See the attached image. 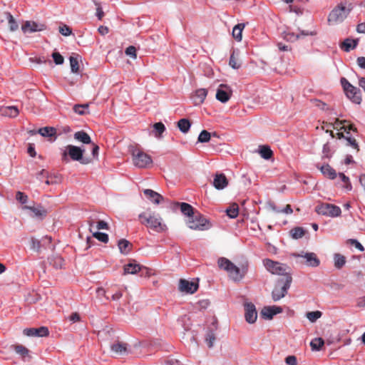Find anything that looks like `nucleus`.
<instances>
[{
	"label": "nucleus",
	"mask_w": 365,
	"mask_h": 365,
	"mask_svg": "<svg viewBox=\"0 0 365 365\" xmlns=\"http://www.w3.org/2000/svg\"><path fill=\"white\" fill-rule=\"evenodd\" d=\"M217 264L220 269L225 270L230 279L235 282H240L245 277L248 270L247 263L242 264L239 267L225 257H220L217 260Z\"/></svg>",
	"instance_id": "f257e3e1"
},
{
	"label": "nucleus",
	"mask_w": 365,
	"mask_h": 365,
	"mask_svg": "<svg viewBox=\"0 0 365 365\" xmlns=\"http://www.w3.org/2000/svg\"><path fill=\"white\" fill-rule=\"evenodd\" d=\"M353 7L351 4L346 1L341 2L334 8L329 14L328 21L330 24H339L344 21L348 16Z\"/></svg>",
	"instance_id": "f03ea898"
},
{
	"label": "nucleus",
	"mask_w": 365,
	"mask_h": 365,
	"mask_svg": "<svg viewBox=\"0 0 365 365\" xmlns=\"http://www.w3.org/2000/svg\"><path fill=\"white\" fill-rule=\"evenodd\" d=\"M83 153L84 150L80 147L68 145L65 147V149L62 153V160L68 162V157H70L71 160L79 161L81 164H88L90 161L88 159L83 158Z\"/></svg>",
	"instance_id": "7ed1b4c3"
},
{
	"label": "nucleus",
	"mask_w": 365,
	"mask_h": 365,
	"mask_svg": "<svg viewBox=\"0 0 365 365\" xmlns=\"http://www.w3.org/2000/svg\"><path fill=\"white\" fill-rule=\"evenodd\" d=\"M141 220V223L146 227L156 232H161L163 230L162 225V219L155 214L143 212L138 216Z\"/></svg>",
	"instance_id": "20e7f679"
},
{
	"label": "nucleus",
	"mask_w": 365,
	"mask_h": 365,
	"mask_svg": "<svg viewBox=\"0 0 365 365\" xmlns=\"http://www.w3.org/2000/svg\"><path fill=\"white\" fill-rule=\"evenodd\" d=\"M340 81L347 98L353 103L360 104L361 102L360 90L352 86L348 80L344 77L341 78Z\"/></svg>",
	"instance_id": "39448f33"
},
{
	"label": "nucleus",
	"mask_w": 365,
	"mask_h": 365,
	"mask_svg": "<svg viewBox=\"0 0 365 365\" xmlns=\"http://www.w3.org/2000/svg\"><path fill=\"white\" fill-rule=\"evenodd\" d=\"M292 278L290 275L286 274L285 281L279 280L277 285L274 288L272 292V297L274 302L280 300L287 293L291 286Z\"/></svg>",
	"instance_id": "423d86ee"
},
{
	"label": "nucleus",
	"mask_w": 365,
	"mask_h": 365,
	"mask_svg": "<svg viewBox=\"0 0 365 365\" xmlns=\"http://www.w3.org/2000/svg\"><path fill=\"white\" fill-rule=\"evenodd\" d=\"M132 155L133 164L138 168H145L153 163L151 157L140 150H134Z\"/></svg>",
	"instance_id": "0eeeda50"
},
{
	"label": "nucleus",
	"mask_w": 365,
	"mask_h": 365,
	"mask_svg": "<svg viewBox=\"0 0 365 365\" xmlns=\"http://www.w3.org/2000/svg\"><path fill=\"white\" fill-rule=\"evenodd\" d=\"M316 212L322 215L336 217L341 215V208L335 205L323 203L316 207Z\"/></svg>",
	"instance_id": "6e6552de"
},
{
	"label": "nucleus",
	"mask_w": 365,
	"mask_h": 365,
	"mask_svg": "<svg viewBox=\"0 0 365 365\" xmlns=\"http://www.w3.org/2000/svg\"><path fill=\"white\" fill-rule=\"evenodd\" d=\"M187 224L192 230H205L209 228V221L200 214H194L191 218H188Z\"/></svg>",
	"instance_id": "1a4fd4ad"
},
{
	"label": "nucleus",
	"mask_w": 365,
	"mask_h": 365,
	"mask_svg": "<svg viewBox=\"0 0 365 365\" xmlns=\"http://www.w3.org/2000/svg\"><path fill=\"white\" fill-rule=\"evenodd\" d=\"M266 269L273 274L282 275L286 272L287 265L269 259L263 260Z\"/></svg>",
	"instance_id": "9d476101"
},
{
	"label": "nucleus",
	"mask_w": 365,
	"mask_h": 365,
	"mask_svg": "<svg viewBox=\"0 0 365 365\" xmlns=\"http://www.w3.org/2000/svg\"><path fill=\"white\" fill-rule=\"evenodd\" d=\"M23 210H29L31 214L29 215L31 217L36 218L38 220H43L47 215V210L41 204L33 205H24L22 206Z\"/></svg>",
	"instance_id": "9b49d317"
},
{
	"label": "nucleus",
	"mask_w": 365,
	"mask_h": 365,
	"mask_svg": "<svg viewBox=\"0 0 365 365\" xmlns=\"http://www.w3.org/2000/svg\"><path fill=\"white\" fill-rule=\"evenodd\" d=\"M294 256L304 258L306 259L305 263L309 267H317L320 264V260L314 252H302L301 254H294Z\"/></svg>",
	"instance_id": "f8f14e48"
},
{
	"label": "nucleus",
	"mask_w": 365,
	"mask_h": 365,
	"mask_svg": "<svg viewBox=\"0 0 365 365\" xmlns=\"http://www.w3.org/2000/svg\"><path fill=\"white\" fill-rule=\"evenodd\" d=\"M245 318L247 323L254 324L257 318V312L252 303L245 304Z\"/></svg>",
	"instance_id": "ddd939ff"
},
{
	"label": "nucleus",
	"mask_w": 365,
	"mask_h": 365,
	"mask_svg": "<svg viewBox=\"0 0 365 365\" xmlns=\"http://www.w3.org/2000/svg\"><path fill=\"white\" fill-rule=\"evenodd\" d=\"M111 352L115 356H125L130 353L128 345L126 343L118 341L111 344Z\"/></svg>",
	"instance_id": "4468645a"
},
{
	"label": "nucleus",
	"mask_w": 365,
	"mask_h": 365,
	"mask_svg": "<svg viewBox=\"0 0 365 365\" xmlns=\"http://www.w3.org/2000/svg\"><path fill=\"white\" fill-rule=\"evenodd\" d=\"M45 28L44 24L32 21H26L21 26V29L24 34L41 31L44 30Z\"/></svg>",
	"instance_id": "2eb2a0df"
},
{
	"label": "nucleus",
	"mask_w": 365,
	"mask_h": 365,
	"mask_svg": "<svg viewBox=\"0 0 365 365\" xmlns=\"http://www.w3.org/2000/svg\"><path fill=\"white\" fill-rule=\"evenodd\" d=\"M216 98L221 103H227L231 96V90L224 84H220L216 92Z\"/></svg>",
	"instance_id": "dca6fc26"
},
{
	"label": "nucleus",
	"mask_w": 365,
	"mask_h": 365,
	"mask_svg": "<svg viewBox=\"0 0 365 365\" xmlns=\"http://www.w3.org/2000/svg\"><path fill=\"white\" fill-rule=\"evenodd\" d=\"M24 334L28 336L43 337L49 334V331L46 327L39 328H28L24 330Z\"/></svg>",
	"instance_id": "f3484780"
},
{
	"label": "nucleus",
	"mask_w": 365,
	"mask_h": 365,
	"mask_svg": "<svg viewBox=\"0 0 365 365\" xmlns=\"http://www.w3.org/2000/svg\"><path fill=\"white\" fill-rule=\"evenodd\" d=\"M282 312V308L278 306L264 307L261 311L262 317L265 319H272L277 314Z\"/></svg>",
	"instance_id": "a211bd4d"
},
{
	"label": "nucleus",
	"mask_w": 365,
	"mask_h": 365,
	"mask_svg": "<svg viewBox=\"0 0 365 365\" xmlns=\"http://www.w3.org/2000/svg\"><path fill=\"white\" fill-rule=\"evenodd\" d=\"M198 284L193 282L186 279H180L179 283V289L181 292L192 294L197 291Z\"/></svg>",
	"instance_id": "6ab92c4d"
},
{
	"label": "nucleus",
	"mask_w": 365,
	"mask_h": 365,
	"mask_svg": "<svg viewBox=\"0 0 365 365\" xmlns=\"http://www.w3.org/2000/svg\"><path fill=\"white\" fill-rule=\"evenodd\" d=\"M212 185L217 190H222L227 186L228 180L225 174L217 173L214 177Z\"/></svg>",
	"instance_id": "aec40b11"
},
{
	"label": "nucleus",
	"mask_w": 365,
	"mask_h": 365,
	"mask_svg": "<svg viewBox=\"0 0 365 365\" xmlns=\"http://www.w3.org/2000/svg\"><path fill=\"white\" fill-rule=\"evenodd\" d=\"M317 168L320 170L321 173L330 180H334L336 178L337 173L336 170L332 168L329 164L323 165H317Z\"/></svg>",
	"instance_id": "412c9836"
},
{
	"label": "nucleus",
	"mask_w": 365,
	"mask_h": 365,
	"mask_svg": "<svg viewBox=\"0 0 365 365\" xmlns=\"http://www.w3.org/2000/svg\"><path fill=\"white\" fill-rule=\"evenodd\" d=\"M207 95V91L205 88H199L195 91L192 96V99L195 106L202 104Z\"/></svg>",
	"instance_id": "4be33fe9"
},
{
	"label": "nucleus",
	"mask_w": 365,
	"mask_h": 365,
	"mask_svg": "<svg viewBox=\"0 0 365 365\" xmlns=\"http://www.w3.org/2000/svg\"><path fill=\"white\" fill-rule=\"evenodd\" d=\"M143 193L150 202L155 204H159L163 199L161 195L150 189L144 190Z\"/></svg>",
	"instance_id": "5701e85b"
},
{
	"label": "nucleus",
	"mask_w": 365,
	"mask_h": 365,
	"mask_svg": "<svg viewBox=\"0 0 365 365\" xmlns=\"http://www.w3.org/2000/svg\"><path fill=\"white\" fill-rule=\"evenodd\" d=\"M0 112L2 115L10 118L16 117L19 113L18 108L14 106L2 107L0 108Z\"/></svg>",
	"instance_id": "b1692460"
},
{
	"label": "nucleus",
	"mask_w": 365,
	"mask_h": 365,
	"mask_svg": "<svg viewBox=\"0 0 365 365\" xmlns=\"http://www.w3.org/2000/svg\"><path fill=\"white\" fill-rule=\"evenodd\" d=\"M74 138L84 144L91 143V137L88 134L83 130L76 132L74 133Z\"/></svg>",
	"instance_id": "393cba45"
},
{
	"label": "nucleus",
	"mask_w": 365,
	"mask_h": 365,
	"mask_svg": "<svg viewBox=\"0 0 365 365\" xmlns=\"http://www.w3.org/2000/svg\"><path fill=\"white\" fill-rule=\"evenodd\" d=\"M358 44V40H353L350 38H346L342 45L341 46V48L342 50H344L346 52L350 51L351 49H354L356 47Z\"/></svg>",
	"instance_id": "a878e982"
},
{
	"label": "nucleus",
	"mask_w": 365,
	"mask_h": 365,
	"mask_svg": "<svg viewBox=\"0 0 365 365\" xmlns=\"http://www.w3.org/2000/svg\"><path fill=\"white\" fill-rule=\"evenodd\" d=\"M216 339V335L215 330L209 329L206 331L205 341L209 348H212L214 346V343Z\"/></svg>",
	"instance_id": "bb28decb"
},
{
	"label": "nucleus",
	"mask_w": 365,
	"mask_h": 365,
	"mask_svg": "<svg viewBox=\"0 0 365 365\" xmlns=\"http://www.w3.org/2000/svg\"><path fill=\"white\" fill-rule=\"evenodd\" d=\"M178 205L180 207L182 213L187 216L188 218H191L194 215L193 207L190 204L186 202H178Z\"/></svg>",
	"instance_id": "cd10ccee"
},
{
	"label": "nucleus",
	"mask_w": 365,
	"mask_h": 365,
	"mask_svg": "<svg viewBox=\"0 0 365 365\" xmlns=\"http://www.w3.org/2000/svg\"><path fill=\"white\" fill-rule=\"evenodd\" d=\"M140 270V266L138 264L129 263L124 266V274H134Z\"/></svg>",
	"instance_id": "c85d7f7f"
},
{
	"label": "nucleus",
	"mask_w": 365,
	"mask_h": 365,
	"mask_svg": "<svg viewBox=\"0 0 365 365\" xmlns=\"http://www.w3.org/2000/svg\"><path fill=\"white\" fill-rule=\"evenodd\" d=\"M245 26V24H238L234 26L232 29V36L237 41H242V32Z\"/></svg>",
	"instance_id": "c756f323"
},
{
	"label": "nucleus",
	"mask_w": 365,
	"mask_h": 365,
	"mask_svg": "<svg viewBox=\"0 0 365 365\" xmlns=\"http://www.w3.org/2000/svg\"><path fill=\"white\" fill-rule=\"evenodd\" d=\"M191 127V123L187 118H182L178 122V128L182 133H187Z\"/></svg>",
	"instance_id": "7c9ffc66"
},
{
	"label": "nucleus",
	"mask_w": 365,
	"mask_h": 365,
	"mask_svg": "<svg viewBox=\"0 0 365 365\" xmlns=\"http://www.w3.org/2000/svg\"><path fill=\"white\" fill-rule=\"evenodd\" d=\"M259 154L265 160H269L272 158L273 155V152L271 150L270 147L268 145H261L259 148Z\"/></svg>",
	"instance_id": "2f4dec72"
},
{
	"label": "nucleus",
	"mask_w": 365,
	"mask_h": 365,
	"mask_svg": "<svg viewBox=\"0 0 365 365\" xmlns=\"http://www.w3.org/2000/svg\"><path fill=\"white\" fill-rule=\"evenodd\" d=\"M88 104H76L73 107V110L81 115H86L89 113L88 111Z\"/></svg>",
	"instance_id": "473e14b6"
},
{
	"label": "nucleus",
	"mask_w": 365,
	"mask_h": 365,
	"mask_svg": "<svg viewBox=\"0 0 365 365\" xmlns=\"http://www.w3.org/2000/svg\"><path fill=\"white\" fill-rule=\"evenodd\" d=\"M118 248L122 254L126 255L130 251V247L131 246V244L125 239H121L118 241Z\"/></svg>",
	"instance_id": "72a5a7b5"
},
{
	"label": "nucleus",
	"mask_w": 365,
	"mask_h": 365,
	"mask_svg": "<svg viewBox=\"0 0 365 365\" xmlns=\"http://www.w3.org/2000/svg\"><path fill=\"white\" fill-rule=\"evenodd\" d=\"M290 235L293 239L302 238L305 234V230L301 227H296L290 230Z\"/></svg>",
	"instance_id": "f704fd0d"
},
{
	"label": "nucleus",
	"mask_w": 365,
	"mask_h": 365,
	"mask_svg": "<svg viewBox=\"0 0 365 365\" xmlns=\"http://www.w3.org/2000/svg\"><path fill=\"white\" fill-rule=\"evenodd\" d=\"M334 267L336 269H341L346 263V258L341 254L336 253L334 255Z\"/></svg>",
	"instance_id": "c9c22d12"
},
{
	"label": "nucleus",
	"mask_w": 365,
	"mask_h": 365,
	"mask_svg": "<svg viewBox=\"0 0 365 365\" xmlns=\"http://www.w3.org/2000/svg\"><path fill=\"white\" fill-rule=\"evenodd\" d=\"M38 132L43 137H52L56 135V129L53 127H43L40 128Z\"/></svg>",
	"instance_id": "e433bc0d"
},
{
	"label": "nucleus",
	"mask_w": 365,
	"mask_h": 365,
	"mask_svg": "<svg viewBox=\"0 0 365 365\" xmlns=\"http://www.w3.org/2000/svg\"><path fill=\"white\" fill-rule=\"evenodd\" d=\"M324 344V341L320 337L314 338L310 342V346L313 351H319Z\"/></svg>",
	"instance_id": "4c0bfd02"
},
{
	"label": "nucleus",
	"mask_w": 365,
	"mask_h": 365,
	"mask_svg": "<svg viewBox=\"0 0 365 365\" xmlns=\"http://www.w3.org/2000/svg\"><path fill=\"white\" fill-rule=\"evenodd\" d=\"M226 212L227 216L231 219H235L238 216L239 214V207L238 205L235 203L229 207L226 210Z\"/></svg>",
	"instance_id": "58836bf2"
},
{
	"label": "nucleus",
	"mask_w": 365,
	"mask_h": 365,
	"mask_svg": "<svg viewBox=\"0 0 365 365\" xmlns=\"http://www.w3.org/2000/svg\"><path fill=\"white\" fill-rule=\"evenodd\" d=\"M153 132L156 138H160L162 136L163 133H164L165 130V126L161 122L155 123L153 125Z\"/></svg>",
	"instance_id": "ea45409f"
},
{
	"label": "nucleus",
	"mask_w": 365,
	"mask_h": 365,
	"mask_svg": "<svg viewBox=\"0 0 365 365\" xmlns=\"http://www.w3.org/2000/svg\"><path fill=\"white\" fill-rule=\"evenodd\" d=\"M339 178L344 182L343 187L347 190L351 191L352 190V185L350 182L349 177L346 176L343 173H339Z\"/></svg>",
	"instance_id": "a19ab883"
},
{
	"label": "nucleus",
	"mask_w": 365,
	"mask_h": 365,
	"mask_svg": "<svg viewBox=\"0 0 365 365\" xmlns=\"http://www.w3.org/2000/svg\"><path fill=\"white\" fill-rule=\"evenodd\" d=\"M6 19L11 31H15L19 28V24L10 13H6Z\"/></svg>",
	"instance_id": "79ce46f5"
},
{
	"label": "nucleus",
	"mask_w": 365,
	"mask_h": 365,
	"mask_svg": "<svg viewBox=\"0 0 365 365\" xmlns=\"http://www.w3.org/2000/svg\"><path fill=\"white\" fill-rule=\"evenodd\" d=\"M322 315V313L320 311L309 312L306 314L307 318L312 323L319 319Z\"/></svg>",
	"instance_id": "37998d69"
},
{
	"label": "nucleus",
	"mask_w": 365,
	"mask_h": 365,
	"mask_svg": "<svg viewBox=\"0 0 365 365\" xmlns=\"http://www.w3.org/2000/svg\"><path fill=\"white\" fill-rule=\"evenodd\" d=\"M70 66L72 73H78L79 71L78 60L77 57L70 56Z\"/></svg>",
	"instance_id": "c03bdc74"
},
{
	"label": "nucleus",
	"mask_w": 365,
	"mask_h": 365,
	"mask_svg": "<svg viewBox=\"0 0 365 365\" xmlns=\"http://www.w3.org/2000/svg\"><path fill=\"white\" fill-rule=\"evenodd\" d=\"M334 151L329 143L324 145L322 149V158H330L332 156Z\"/></svg>",
	"instance_id": "a18cd8bd"
},
{
	"label": "nucleus",
	"mask_w": 365,
	"mask_h": 365,
	"mask_svg": "<svg viewBox=\"0 0 365 365\" xmlns=\"http://www.w3.org/2000/svg\"><path fill=\"white\" fill-rule=\"evenodd\" d=\"M29 197L26 194L23 192L18 191L16 193V200L20 202L23 206L26 205Z\"/></svg>",
	"instance_id": "49530a36"
},
{
	"label": "nucleus",
	"mask_w": 365,
	"mask_h": 365,
	"mask_svg": "<svg viewBox=\"0 0 365 365\" xmlns=\"http://www.w3.org/2000/svg\"><path fill=\"white\" fill-rule=\"evenodd\" d=\"M210 133L208 131L203 130L199 134L197 141L200 143H207L210 141Z\"/></svg>",
	"instance_id": "de8ad7c7"
},
{
	"label": "nucleus",
	"mask_w": 365,
	"mask_h": 365,
	"mask_svg": "<svg viewBox=\"0 0 365 365\" xmlns=\"http://www.w3.org/2000/svg\"><path fill=\"white\" fill-rule=\"evenodd\" d=\"M235 55L236 51L233 50L230 57L229 65L234 69H238L241 65L237 63Z\"/></svg>",
	"instance_id": "09e8293b"
},
{
	"label": "nucleus",
	"mask_w": 365,
	"mask_h": 365,
	"mask_svg": "<svg viewBox=\"0 0 365 365\" xmlns=\"http://www.w3.org/2000/svg\"><path fill=\"white\" fill-rule=\"evenodd\" d=\"M93 236L100 242L107 243L108 242V235L106 233L101 232H94Z\"/></svg>",
	"instance_id": "8fccbe9b"
},
{
	"label": "nucleus",
	"mask_w": 365,
	"mask_h": 365,
	"mask_svg": "<svg viewBox=\"0 0 365 365\" xmlns=\"http://www.w3.org/2000/svg\"><path fill=\"white\" fill-rule=\"evenodd\" d=\"M283 38L288 41H294L299 38V35L290 31H284Z\"/></svg>",
	"instance_id": "3c124183"
},
{
	"label": "nucleus",
	"mask_w": 365,
	"mask_h": 365,
	"mask_svg": "<svg viewBox=\"0 0 365 365\" xmlns=\"http://www.w3.org/2000/svg\"><path fill=\"white\" fill-rule=\"evenodd\" d=\"M52 58L56 65H61L63 63L64 58L58 52H53Z\"/></svg>",
	"instance_id": "603ef678"
},
{
	"label": "nucleus",
	"mask_w": 365,
	"mask_h": 365,
	"mask_svg": "<svg viewBox=\"0 0 365 365\" xmlns=\"http://www.w3.org/2000/svg\"><path fill=\"white\" fill-rule=\"evenodd\" d=\"M40 248H41V242L38 240H37L34 237H32L31 239V249L34 251L38 252L40 250Z\"/></svg>",
	"instance_id": "864d4df0"
},
{
	"label": "nucleus",
	"mask_w": 365,
	"mask_h": 365,
	"mask_svg": "<svg viewBox=\"0 0 365 365\" xmlns=\"http://www.w3.org/2000/svg\"><path fill=\"white\" fill-rule=\"evenodd\" d=\"M59 32L64 36H68L72 34V30L68 26L63 25L59 27Z\"/></svg>",
	"instance_id": "5fc2aeb1"
},
{
	"label": "nucleus",
	"mask_w": 365,
	"mask_h": 365,
	"mask_svg": "<svg viewBox=\"0 0 365 365\" xmlns=\"http://www.w3.org/2000/svg\"><path fill=\"white\" fill-rule=\"evenodd\" d=\"M15 351L17 354L21 355L22 356H26L29 354V350L22 345H17L15 347Z\"/></svg>",
	"instance_id": "6e6d98bb"
},
{
	"label": "nucleus",
	"mask_w": 365,
	"mask_h": 365,
	"mask_svg": "<svg viewBox=\"0 0 365 365\" xmlns=\"http://www.w3.org/2000/svg\"><path fill=\"white\" fill-rule=\"evenodd\" d=\"M30 61L32 62H35L38 64L46 63L47 61L51 64V61L47 60L44 56L34 57L30 58Z\"/></svg>",
	"instance_id": "4d7b16f0"
},
{
	"label": "nucleus",
	"mask_w": 365,
	"mask_h": 365,
	"mask_svg": "<svg viewBox=\"0 0 365 365\" xmlns=\"http://www.w3.org/2000/svg\"><path fill=\"white\" fill-rule=\"evenodd\" d=\"M125 53L127 56H129L132 57L133 58H135L137 56H136V48L133 46H128L125 49Z\"/></svg>",
	"instance_id": "13d9d810"
},
{
	"label": "nucleus",
	"mask_w": 365,
	"mask_h": 365,
	"mask_svg": "<svg viewBox=\"0 0 365 365\" xmlns=\"http://www.w3.org/2000/svg\"><path fill=\"white\" fill-rule=\"evenodd\" d=\"M349 243L351 245L354 246L359 251L363 252L364 250V246L356 239H349Z\"/></svg>",
	"instance_id": "bf43d9fd"
},
{
	"label": "nucleus",
	"mask_w": 365,
	"mask_h": 365,
	"mask_svg": "<svg viewBox=\"0 0 365 365\" xmlns=\"http://www.w3.org/2000/svg\"><path fill=\"white\" fill-rule=\"evenodd\" d=\"M267 207L274 212L280 213L281 208L277 207L273 201H268L267 202Z\"/></svg>",
	"instance_id": "052dcab7"
},
{
	"label": "nucleus",
	"mask_w": 365,
	"mask_h": 365,
	"mask_svg": "<svg viewBox=\"0 0 365 365\" xmlns=\"http://www.w3.org/2000/svg\"><path fill=\"white\" fill-rule=\"evenodd\" d=\"M53 260H54V262L53 264L56 268L58 269V268L62 267L63 259L61 257H59V256L54 257Z\"/></svg>",
	"instance_id": "680f3d73"
},
{
	"label": "nucleus",
	"mask_w": 365,
	"mask_h": 365,
	"mask_svg": "<svg viewBox=\"0 0 365 365\" xmlns=\"http://www.w3.org/2000/svg\"><path fill=\"white\" fill-rule=\"evenodd\" d=\"M285 362L288 365H297V360L295 356H288L285 359Z\"/></svg>",
	"instance_id": "e2e57ef3"
},
{
	"label": "nucleus",
	"mask_w": 365,
	"mask_h": 365,
	"mask_svg": "<svg viewBox=\"0 0 365 365\" xmlns=\"http://www.w3.org/2000/svg\"><path fill=\"white\" fill-rule=\"evenodd\" d=\"M108 228V225L106 222L100 220L98 222L96 225L97 230H107Z\"/></svg>",
	"instance_id": "0e129e2a"
},
{
	"label": "nucleus",
	"mask_w": 365,
	"mask_h": 365,
	"mask_svg": "<svg viewBox=\"0 0 365 365\" xmlns=\"http://www.w3.org/2000/svg\"><path fill=\"white\" fill-rule=\"evenodd\" d=\"M69 321L73 323L80 321L81 317L80 315L77 312L72 313L71 316L68 317Z\"/></svg>",
	"instance_id": "69168bd1"
},
{
	"label": "nucleus",
	"mask_w": 365,
	"mask_h": 365,
	"mask_svg": "<svg viewBox=\"0 0 365 365\" xmlns=\"http://www.w3.org/2000/svg\"><path fill=\"white\" fill-rule=\"evenodd\" d=\"M357 64L361 68L365 69V57H359L357 58Z\"/></svg>",
	"instance_id": "338daca9"
},
{
	"label": "nucleus",
	"mask_w": 365,
	"mask_h": 365,
	"mask_svg": "<svg viewBox=\"0 0 365 365\" xmlns=\"http://www.w3.org/2000/svg\"><path fill=\"white\" fill-rule=\"evenodd\" d=\"M356 31L359 34H365V22L360 23L357 25Z\"/></svg>",
	"instance_id": "774afa93"
}]
</instances>
